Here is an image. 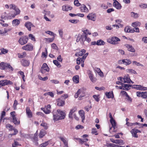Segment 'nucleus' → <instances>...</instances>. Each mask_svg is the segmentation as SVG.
Here are the masks:
<instances>
[{"label": "nucleus", "instance_id": "nucleus-12", "mask_svg": "<svg viewBox=\"0 0 147 147\" xmlns=\"http://www.w3.org/2000/svg\"><path fill=\"white\" fill-rule=\"evenodd\" d=\"M136 94L137 96L142 97L143 98H146L147 97V92H136Z\"/></svg>", "mask_w": 147, "mask_h": 147}, {"label": "nucleus", "instance_id": "nucleus-62", "mask_svg": "<svg viewBox=\"0 0 147 147\" xmlns=\"http://www.w3.org/2000/svg\"><path fill=\"white\" fill-rule=\"evenodd\" d=\"M18 104V101L17 100H15L14 101V103L13 105V107L14 109H16V106Z\"/></svg>", "mask_w": 147, "mask_h": 147}, {"label": "nucleus", "instance_id": "nucleus-56", "mask_svg": "<svg viewBox=\"0 0 147 147\" xmlns=\"http://www.w3.org/2000/svg\"><path fill=\"white\" fill-rule=\"evenodd\" d=\"M69 21L70 22L76 24L79 22V20H69Z\"/></svg>", "mask_w": 147, "mask_h": 147}, {"label": "nucleus", "instance_id": "nucleus-17", "mask_svg": "<svg viewBox=\"0 0 147 147\" xmlns=\"http://www.w3.org/2000/svg\"><path fill=\"white\" fill-rule=\"evenodd\" d=\"M83 92V91L81 90V89H79L76 93L75 95V98H77L79 96L80 97H82L85 96L84 93L83 94H81V93Z\"/></svg>", "mask_w": 147, "mask_h": 147}, {"label": "nucleus", "instance_id": "nucleus-48", "mask_svg": "<svg viewBox=\"0 0 147 147\" xmlns=\"http://www.w3.org/2000/svg\"><path fill=\"white\" fill-rule=\"evenodd\" d=\"M99 96V95H93V97L96 101L98 102L100 100Z\"/></svg>", "mask_w": 147, "mask_h": 147}, {"label": "nucleus", "instance_id": "nucleus-18", "mask_svg": "<svg viewBox=\"0 0 147 147\" xmlns=\"http://www.w3.org/2000/svg\"><path fill=\"white\" fill-rule=\"evenodd\" d=\"M25 26L27 28L28 30L30 31L31 27H34V26L30 22H28L25 23Z\"/></svg>", "mask_w": 147, "mask_h": 147}, {"label": "nucleus", "instance_id": "nucleus-33", "mask_svg": "<svg viewBox=\"0 0 147 147\" xmlns=\"http://www.w3.org/2000/svg\"><path fill=\"white\" fill-rule=\"evenodd\" d=\"M132 86L131 85L124 84V87L123 89L124 90H129L130 89V87Z\"/></svg>", "mask_w": 147, "mask_h": 147}, {"label": "nucleus", "instance_id": "nucleus-29", "mask_svg": "<svg viewBox=\"0 0 147 147\" xmlns=\"http://www.w3.org/2000/svg\"><path fill=\"white\" fill-rule=\"evenodd\" d=\"M40 125L45 130H47L48 128L49 124L47 123L44 121H42Z\"/></svg>", "mask_w": 147, "mask_h": 147}, {"label": "nucleus", "instance_id": "nucleus-55", "mask_svg": "<svg viewBox=\"0 0 147 147\" xmlns=\"http://www.w3.org/2000/svg\"><path fill=\"white\" fill-rule=\"evenodd\" d=\"M74 4L75 5L78 7L81 5V4L79 3L78 0H75L74 2Z\"/></svg>", "mask_w": 147, "mask_h": 147}, {"label": "nucleus", "instance_id": "nucleus-34", "mask_svg": "<svg viewBox=\"0 0 147 147\" xmlns=\"http://www.w3.org/2000/svg\"><path fill=\"white\" fill-rule=\"evenodd\" d=\"M79 77L77 75L75 76H74L73 78V81L75 82L76 83H78L79 82Z\"/></svg>", "mask_w": 147, "mask_h": 147}, {"label": "nucleus", "instance_id": "nucleus-10", "mask_svg": "<svg viewBox=\"0 0 147 147\" xmlns=\"http://www.w3.org/2000/svg\"><path fill=\"white\" fill-rule=\"evenodd\" d=\"M57 105L59 106H63L65 104V99L60 98L57 100Z\"/></svg>", "mask_w": 147, "mask_h": 147}, {"label": "nucleus", "instance_id": "nucleus-39", "mask_svg": "<svg viewBox=\"0 0 147 147\" xmlns=\"http://www.w3.org/2000/svg\"><path fill=\"white\" fill-rule=\"evenodd\" d=\"M12 118L13 119V122L14 124L16 125H18L20 124V121H18L17 118L16 117Z\"/></svg>", "mask_w": 147, "mask_h": 147}, {"label": "nucleus", "instance_id": "nucleus-20", "mask_svg": "<svg viewBox=\"0 0 147 147\" xmlns=\"http://www.w3.org/2000/svg\"><path fill=\"white\" fill-rule=\"evenodd\" d=\"M80 9L82 12L88 13L89 11L88 9L86 6L84 4L81 5V6L80 7Z\"/></svg>", "mask_w": 147, "mask_h": 147}, {"label": "nucleus", "instance_id": "nucleus-15", "mask_svg": "<svg viewBox=\"0 0 147 147\" xmlns=\"http://www.w3.org/2000/svg\"><path fill=\"white\" fill-rule=\"evenodd\" d=\"M123 82L124 83H126L129 84L131 83L133 84L134 83V82L131 80L130 77L128 75L124 76L123 78Z\"/></svg>", "mask_w": 147, "mask_h": 147}, {"label": "nucleus", "instance_id": "nucleus-27", "mask_svg": "<svg viewBox=\"0 0 147 147\" xmlns=\"http://www.w3.org/2000/svg\"><path fill=\"white\" fill-rule=\"evenodd\" d=\"M62 10L63 11H67L71 10L72 9V7L69 6L65 5L62 6Z\"/></svg>", "mask_w": 147, "mask_h": 147}, {"label": "nucleus", "instance_id": "nucleus-51", "mask_svg": "<svg viewBox=\"0 0 147 147\" xmlns=\"http://www.w3.org/2000/svg\"><path fill=\"white\" fill-rule=\"evenodd\" d=\"M19 55H18L19 58H24L26 57V53L25 52H23L22 54L20 55L19 54Z\"/></svg>", "mask_w": 147, "mask_h": 147}, {"label": "nucleus", "instance_id": "nucleus-45", "mask_svg": "<svg viewBox=\"0 0 147 147\" xmlns=\"http://www.w3.org/2000/svg\"><path fill=\"white\" fill-rule=\"evenodd\" d=\"M18 73L21 76H22V79L24 81V82L25 81V80L24 79L25 77L24 73L22 71H18Z\"/></svg>", "mask_w": 147, "mask_h": 147}, {"label": "nucleus", "instance_id": "nucleus-36", "mask_svg": "<svg viewBox=\"0 0 147 147\" xmlns=\"http://www.w3.org/2000/svg\"><path fill=\"white\" fill-rule=\"evenodd\" d=\"M79 143L81 144H83L84 142H86L88 141V140L87 138H84L82 139H78Z\"/></svg>", "mask_w": 147, "mask_h": 147}, {"label": "nucleus", "instance_id": "nucleus-30", "mask_svg": "<svg viewBox=\"0 0 147 147\" xmlns=\"http://www.w3.org/2000/svg\"><path fill=\"white\" fill-rule=\"evenodd\" d=\"M105 95L107 97L109 98H113L114 97V95L113 92H106Z\"/></svg>", "mask_w": 147, "mask_h": 147}, {"label": "nucleus", "instance_id": "nucleus-52", "mask_svg": "<svg viewBox=\"0 0 147 147\" xmlns=\"http://www.w3.org/2000/svg\"><path fill=\"white\" fill-rule=\"evenodd\" d=\"M138 124V123L137 122L134 123H130L129 122H126V124L128 126H133V125H137Z\"/></svg>", "mask_w": 147, "mask_h": 147}, {"label": "nucleus", "instance_id": "nucleus-54", "mask_svg": "<svg viewBox=\"0 0 147 147\" xmlns=\"http://www.w3.org/2000/svg\"><path fill=\"white\" fill-rule=\"evenodd\" d=\"M5 112L4 111H3L2 112L0 117V122L2 120L3 118L5 116Z\"/></svg>", "mask_w": 147, "mask_h": 147}, {"label": "nucleus", "instance_id": "nucleus-2", "mask_svg": "<svg viewBox=\"0 0 147 147\" xmlns=\"http://www.w3.org/2000/svg\"><path fill=\"white\" fill-rule=\"evenodd\" d=\"M9 7L10 9H12L15 10L16 11V13H14L13 14H11V16L12 17L14 18L16 16L20 14V10L19 8H16V5L13 4H11L9 5Z\"/></svg>", "mask_w": 147, "mask_h": 147}, {"label": "nucleus", "instance_id": "nucleus-60", "mask_svg": "<svg viewBox=\"0 0 147 147\" xmlns=\"http://www.w3.org/2000/svg\"><path fill=\"white\" fill-rule=\"evenodd\" d=\"M92 134H95L96 135H98L97 131H96V128H93L92 129Z\"/></svg>", "mask_w": 147, "mask_h": 147}, {"label": "nucleus", "instance_id": "nucleus-38", "mask_svg": "<svg viewBox=\"0 0 147 147\" xmlns=\"http://www.w3.org/2000/svg\"><path fill=\"white\" fill-rule=\"evenodd\" d=\"M132 26L133 27H136L138 26H140L141 25V23L138 22H136L132 23Z\"/></svg>", "mask_w": 147, "mask_h": 147}, {"label": "nucleus", "instance_id": "nucleus-53", "mask_svg": "<svg viewBox=\"0 0 147 147\" xmlns=\"http://www.w3.org/2000/svg\"><path fill=\"white\" fill-rule=\"evenodd\" d=\"M128 71L132 74H137V73L135 70L131 69H128Z\"/></svg>", "mask_w": 147, "mask_h": 147}, {"label": "nucleus", "instance_id": "nucleus-35", "mask_svg": "<svg viewBox=\"0 0 147 147\" xmlns=\"http://www.w3.org/2000/svg\"><path fill=\"white\" fill-rule=\"evenodd\" d=\"M96 44L97 45H103L105 44V42L102 40L100 39L97 41Z\"/></svg>", "mask_w": 147, "mask_h": 147}, {"label": "nucleus", "instance_id": "nucleus-58", "mask_svg": "<svg viewBox=\"0 0 147 147\" xmlns=\"http://www.w3.org/2000/svg\"><path fill=\"white\" fill-rule=\"evenodd\" d=\"M55 38V37L53 36V37L52 38H46V40L47 41H48L49 42H52L54 40Z\"/></svg>", "mask_w": 147, "mask_h": 147}, {"label": "nucleus", "instance_id": "nucleus-26", "mask_svg": "<svg viewBox=\"0 0 147 147\" xmlns=\"http://www.w3.org/2000/svg\"><path fill=\"white\" fill-rule=\"evenodd\" d=\"M47 134V132L43 129H42L39 133V137L41 138L44 137L45 135Z\"/></svg>", "mask_w": 147, "mask_h": 147}, {"label": "nucleus", "instance_id": "nucleus-31", "mask_svg": "<svg viewBox=\"0 0 147 147\" xmlns=\"http://www.w3.org/2000/svg\"><path fill=\"white\" fill-rule=\"evenodd\" d=\"M122 62L123 64L126 65H128L131 63V61L127 59H122Z\"/></svg>", "mask_w": 147, "mask_h": 147}, {"label": "nucleus", "instance_id": "nucleus-21", "mask_svg": "<svg viewBox=\"0 0 147 147\" xmlns=\"http://www.w3.org/2000/svg\"><path fill=\"white\" fill-rule=\"evenodd\" d=\"M60 139L63 142L65 146L66 147H68V141L65 137L61 136L59 137Z\"/></svg>", "mask_w": 147, "mask_h": 147}, {"label": "nucleus", "instance_id": "nucleus-13", "mask_svg": "<svg viewBox=\"0 0 147 147\" xmlns=\"http://www.w3.org/2000/svg\"><path fill=\"white\" fill-rule=\"evenodd\" d=\"M87 18L89 20L94 21L96 20V16L95 14L92 13H89L87 16Z\"/></svg>", "mask_w": 147, "mask_h": 147}, {"label": "nucleus", "instance_id": "nucleus-8", "mask_svg": "<svg viewBox=\"0 0 147 147\" xmlns=\"http://www.w3.org/2000/svg\"><path fill=\"white\" fill-rule=\"evenodd\" d=\"M3 70H6L8 69L9 71L12 72L13 71L14 69L9 63L4 62Z\"/></svg>", "mask_w": 147, "mask_h": 147}, {"label": "nucleus", "instance_id": "nucleus-59", "mask_svg": "<svg viewBox=\"0 0 147 147\" xmlns=\"http://www.w3.org/2000/svg\"><path fill=\"white\" fill-rule=\"evenodd\" d=\"M133 63L134 64H135L137 66H141L142 67L144 66V65L140 63L139 62H137L135 61H134L133 62Z\"/></svg>", "mask_w": 147, "mask_h": 147}, {"label": "nucleus", "instance_id": "nucleus-46", "mask_svg": "<svg viewBox=\"0 0 147 147\" xmlns=\"http://www.w3.org/2000/svg\"><path fill=\"white\" fill-rule=\"evenodd\" d=\"M48 141L45 142L39 145V147H46L48 145Z\"/></svg>", "mask_w": 147, "mask_h": 147}, {"label": "nucleus", "instance_id": "nucleus-49", "mask_svg": "<svg viewBox=\"0 0 147 147\" xmlns=\"http://www.w3.org/2000/svg\"><path fill=\"white\" fill-rule=\"evenodd\" d=\"M96 71L98 73V74L100 76H101L103 75V72L101 71L99 68H97L96 69Z\"/></svg>", "mask_w": 147, "mask_h": 147}, {"label": "nucleus", "instance_id": "nucleus-3", "mask_svg": "<svg viewBox=\"0 0 147 147\" xmlns=\"http://www.w3.org/2000/svg\"><path fill=\"white\" fill-rule=\"evenodd\" d=\"M28 38L27 36H23L21 37L18 40L19 43L21 45H25L28 42Z\"/></svg>", "mask_w": 147, "mask_h": 147}, {"label": "nucleus", "instance_id": "nucleus-14", "mask_svg": "<svg viewBox=\"0 0 147 147\" xmlns=\"http://www.w3.org/2000/svg\"><path fill=\"white\" fill-rule=\"evenodd\" d=\"M113 6L117 9H120L121 8V4L117 0H113Z\"/></svg>", "mask_w": 147, "mask_h": 147}, {"label": "nucleus", "instance_id": "nucleus-22", "mask_svg": "<svg viewBox=\"0 0 147 147\" xmlns=\"http://www.w3.org/2000/svg\"><path fill=\"white\" fill-rule=\"evenodd\" d=\"M125 46L127 48L128 51L132 52H135V50L132 46L127 44H125Z\"/></svg>", "mask_w": 147, "mask_h": 147}, {"label": "nucleus", "instance_id": "nucleus-23", "mask_svg": "<svg viewBox=\"0 0 147 147\" xmlns=\"http://www.w3.org/2000/svg\"><path fill=\"white\" fill-rule=\"evenodd\" d=\"M26 113L28 117L30 118L32 117V113L31 112L30 108L28 107L26 108Z\"/></svg>", "mask_w": 147, "mask_h": 147}, {"label": "nucleus", "instance_id": "nucleus-24", "mask_svg": "<svg viewBox=\"0 0 147 147\" xmlns=\"http://www.w3.org/2000/svg\"><path fill=\"white\" fill-rule=\"evenodd\" d=\"M79 114L81 117L82 119V122L83 123L84 122V121L85 119V113L84 111L83 110H80L79 111Z\"/></svg>", "mask_w": 147, "mask_h": 147}, {"label": "nucleus", "instance_id": "nucleus-6", "mask_svg": "<svg viewBox=\"0 0 147 147\" xmlns=\"http://www.w3.org/2000/svg\"><path fill=\"white\" fill-rule=\"evenodd\" d=\"M22 49L24 50L28 51H32L33 49V45L30 43H28L22 47Z\"/></svg>", "mask_w": 147, "mask_h": 147}, {"label": "nucleus", "instance_id": "nucleus-47", "mask_svg": "<svg viewBox=\"0 0 147 147\" xmlns=\"http://www.w3.org/2000/svg\"><path fill=\"white\" fill-rule=\"evenodd\" d=\"M132 29H130V28L129 26H127L125 28V32H131V30Z\"/></svg>", "mask_w": 147, "mask_h": 147}, {"label": "nucleus", "instance_id": "nucleus-61", "mask_svg": "<svg viewBox=\"0 0 147 147\" xmlns=\"http://www.w3.org/2000/svg\"><path fill=\"white\" fill-rule=\"evenodd\" d=\"M28 36L29 38L30 39L34 41H35L36 40L34 37L33 36L32 34H30L28 35Z\"/></svg>", "mask_w": 147, "mask_h": 147}, {"label": "nucleus", "instance_id": "nucleus-50", "mask_svg": "<svg viewBox=\"0 0 147 147\" xmlns=\"http://www.w3.org/2000/svg\"><path fill=\"white\" fill-rule=\"evenodd\" d=\"M1 53L4 54L7 53L8 52V50H7L5 49L4 48H1Z\"/></svg>", "mask_w": 147, "mask_h": 147}, {"label": "nucleus", "instance_id": "nucleus-63", "mask_svg": "<svg viewBox=\"0 0 147 147\" xmlns=\"http://www.w3.org/2000/svg\"><path fill=\"white\" fill-rule=\"evenodd\" d=\"M12 130L14 131V133H13L11 134H10L11 135V136L15 135H16V134L18 133V131L17 129H15V128H13L12 129Z\"/></svg>", "mask_w": 147, "mask_h": 147}, {"label": "nucleus", "instance_id": "nucleus-57", "mask_svg": "<svg viewBox=\"0 0 147 147\" xmlns=\"http://www.w3.org/2000/svg\"><path fill=\"white\" fill-rule=\"evenodd\" d=\"M6 127L7 128H9V130L11 131L12 130L13 128V126L9 124H7L6 125Z\"/></svg>", "mask_w": 147, "mask_h": 147}, {"label": "nucleus", "instance_id": "nucleus-40", "mask_svg": "<svg viewBox=\"0 0 147 147\" xmlns=\"http://www.w3.org/2000/svg\"><path fill=\"white\" fill-rule=\"evenodd\" d=\"M53 63L58 67L60 68L61 67V65L60 63L56 60L53 61Z\"/></svg>", "mask_w": 147, "mask_h": 147}, {"label": "nucleus", "instance_id": "nucleus-9", "mask_svg": "<svg viewBox=\"0 0 147 147\" xmlns=\"http://www.w3.org/2000/svg\"><path fill=\"white\" fill-rule=\"evenodd\" d=\"M12 82L10 80H0V85L2 86L9 84L12 85Z\"/></svg>", "mask_w": 147, "mask_h": 147}, {"label": "nucleus", "instance_id": "nucleus-7", "mask_svg": "<svg viewBox=\"0 0 147 147\" xmlns=\"http://www.w3.org/2000/svg\"><path fill=\"white\" fill-rule=\"evenodd\" d=\"M49 68L46 63H44L40 70V72L42 74L45 73L46 72H49Z\"/></svg>", "mask_w": 147, "mask_h": 147}, {"label": "nucleus", "instance_id": "nucleus-1", "mask_svg": "<svg viewBox=\"0 0 147 147\" xmlns=\"http://www.w3.org/2000/svg\"><path fill=\"white\" fill-rule=\"evenodd\" d=\"M53 116L54 120L56 121L64 119L65 118V114L64 112L60 109H58L57 112L53 113Z\"/></svg>", "mask_w": 147, "mask_h": 147}, {"label": "nucleus", "instance_id": "nucleus-41", "mask_svg": "<svg viewBox=\"0 0 147 147\" xmlns=\"http://www.w3.org/2000/svg\"><path fill=\"white\" fill-rule=\"evenodd\" d=\"M21 146L18 142L15 140L14 141V143L12 144V147H18V146Z\"/></svg>", "mask_w": 147, "mask_h": 147}, {"label": "nucleus", "instance_id": "nucleus-37", "mask_svg": "<svg viewBox=\"0 0 147 147\" xmlns=\"http://www.w3.org/2000/svg\"><path fill=\"white\" fill-rule=\"evenodd\" d=\"M41 109L43 110L44 112L46 114H49L51 112V110L49 109L45 108H42Z\"/></svg>", "mask_w": 147, "mask_h": 147}, {"label": "nucleus", "instance_id": "nucleus-64", "mask_svg": "<svg viewBox=\"0 0 147 147\" xmlns=\"http://www.w3.org/2000/svg\"><path fill=\"white\" fill-rule=\"evenodd\" d=\"M89 78L92 82H94L95 81L94 79L93 74H91L89 76Z\"/></svg>", "mask_w": 147, "mask_h": 147}, {"label": "nucleus", "instance_id": "nucleus-42", "mask_svg": "<svg viewBox=\"0 0 147 147\" xmlns=\"http://www.w3.org/2000/svg\"><path fill=\"white\" fill-rule=\"evenodd\" d=\"M131 17H132L135 18H137L138 17V14L137 13H135L133 12H131Z\"/></svg>", "mask_w": 147, "mask_h": 147}, {"label": "nucleus", "instance_id": "nucleus-11", "mask_svg": "<svg viewBox=\"0 0 147 147\" xmlns=\"http://www.w3.org/2000/svg\"><path fill=\"white\" fill-rule=\"evenodd\" d=\"M83 33L82 35L80 34V36L82 41V42H84L85 41V38H86V36H87L86 32H88V30L86 29L82 31Z\"/></svg>", "mask_w": 147, "mask_h": 147}, {"label": "nucleus", "instance_id": "nucleus-19", "mask_svg": "<svg viewBox=\"0 0 147 147\" xmlns=\"http://www.w3.org/2000/svg\"><path fill=\"white\" fill-rule=\"evenodd\" d=\"M131 132L133 136L135 138H138V135L137 134V133L140 132V131L138 129H132Z\"/></svg>", "mask_w": 147, "mask_h": 147}, {"label": "nucleus", "instance_id": "nucleus-5", "mask_svg": "<svg viewBox=\"0 0 147 147\" xmlns=\"http://www.w3.org/2000/svg\"><path fill=\"white\" fill-rule=\"evenodd\" d=\"M77 108L76 107H74L70 110L68 115L69 118L72 119L73 117V116L75 119L77 120L78 119V118L76 117V114L74 113V112L77 111Z\"/></svg>", "mask_w": 147, "mask_h": 147}, {"label": "nucleus", "instance_id": "nucleus-28", "mask_svg": "<svg viewBox=\"0 0 147 147\" xmlns=\"http://www.w3.org/2000/svg\"><path fill=\"white\" fill-rule=\"evenodd\" d=\"M86 52V50L85 49H82L78 53L75 54V55L77 57L81 56L84 54Z\"/></svg>", "mask_w": 147, "mask_h": 147}, {"label": "nucleus", "instance_id": "nucleus-43", "mask_svg": "<svg viewBox=\"0 0 147 147\" xmlns=\"http://www.w3.org/2000/svg\"><path fill=\"white\" fill-rule=\"evenodd\" d=\"M20 21L18 19L14 20L13 21V23L15 26H18L20 23Z\"/></svg>", "mask_w": 147, "mask_h": 147}, {"label": "nucleus", "instance_id": "nucleus-4", "mask_svg": "<svg viewBox=\"0 0 147 147\" xmlns=\"http://www.w3.org/2000/svg\"><path fill=\"white\" fill-rule=\"evenodd\" d=\"M120 40L117 37L113 36L107 40V41L111 44L115 45L117 43V41H120Z\"/></svg>", "mask_w": 147, "mask_h": 147}, {"label": "nucleus", "instance_id": "nucleus-32", "mask_svg": "<svg viewBox=\"0 0 147 147\" xmlns=\"http://www.w3.org/2000/svg\"><path fill=\"white\" fill-rule=\"evenodd\" d=\"M110 122L112 125V127L115 129L116 126V123L115 120L113 119L112 120H110Z\"/></svg>", "mask_w": 147, "mask_h": 147}, {"label": "nucleus", "instance_id": "nucleus-44", "mask_svg": "<svg viewBox=\"0 0 147 147\" xmlns=\"http://www.w3.org/2000/svg\"><path fill=\"white\" fill-rule=\"evenodd\" d=\"M135 32H140L139 28H138L135 27L131 30V33H133Z\"/></svg>", "mask_w": 147, "mask_h": 147}, {"label": "nucleus", "instance_id": "nucleus-16", "mask_svg": "<svg viewBox=\"0 0 147 147\" xmlns=\"http://www.w3.org/2000/svg\"><path fill=\"white\" fill-rule=\"evenodd\" d=\"M21 63L23 66L27 67L29 65L30 61L29 60L25 59H22L21 61Z\"/></svg>", "mask_w": 147, "mask_h": 147}, {"label": "nucleus", "instance_id": "nucleus-25", "mask_svg": "<svg viewBox=\"0 0 147 147\" xmlns=\"http://www.w3.org/2000/svg\"><path fill=\"white\" fill-rule=\"evenodd\" d=\"M134 88H136L137 90H147V88L143 87L141 85H135Z\"/></svg>", "mask_w": 147, "mask_h": 147}]
</instances>
